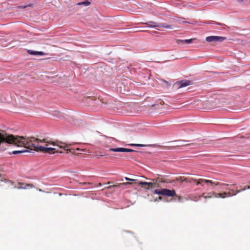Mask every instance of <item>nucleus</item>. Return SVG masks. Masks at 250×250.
Wrapping results in <instances>:
<instances>
[{"label": "nucleus", "instance_id": "38", "mask_svg": "<svg viewBox=\"0 0 250 250\" xmlns=\"http://www.w3.org/2000/svg\"><path fill=\"white\" fill-rule=\"evenodd\" d=\"M159 199H160V200H161V199H162V197H159Z\"/></svg>", "mask_w": 250, "mask_h": 250}, {"label": "nucleus", "instance_id": "37", "mask_svg": "<svg viewBox=\"0 0 250 250\" xmlns=\"http://www.w3.org/2000/svg\"><path fill=\"white\" fill-rule=\"evenodd\" d=\"M39 190L40 191H42V189H39Z\"/></svg>", "mask_w": 250, "mask_h": 250}, {"label": "nucleus", "instance_id": "17", "mask_svg": "<svg viewBox=\"0 0 250 250\" xmlns=\"http://www.w3.org/2000/svg\"><path fill=\"white\" fill-rule=\"evenodd\" d=\"M163 188L161 189H155L153 191V193L156 194L158 195H163Z\"/></svg>", "mask_w": 250, "mask_h": 250}, {"label": "nucleus", "instance_id": "2", "mask_svg": "<svg viewBox=\"0 0 250 250\" xmlns=\"http://www.w3.org/2000/svg\"><path fill=\"white\" fill-rule=\"evenodd\" d=\"M14 139V135H8L5 131L0 130V145L3 143L11 144Z\"/></svg>", "mask_w": 250, "mask_h": 250}, {"label": "nucleus", "instance_id": "27", "mask_svg": "<svg viewBox=\"0 0 250 250\" xmlns=\"http://www.w3.org/2000/svg\"><path fill=\"white\" fill-rule=\"evenodd\" d=\"M125 179L126 181H135V180H135V179H130V178H127V177H125Z\"/></svg>", "mask_w": 250, "mask_h": 250}, {"label": "nucleus", "instance_id": "23", "mask_svg": "<svg viewBox=\"0 0 250 250\" xmlns=\"http://www.w3.org/2000/svg\"><path fill=\"white\" fill-rule=\"evenodd\" d=\"M235 196V194L233 193H231L230 191L226 192V196L227 197H230V196Z\"/></svg>", "mask_w": 250, "mask_h": 250}, {"label": "nucleus", "instance_id": "1", "mask_svg": "<svg viewBox=\"0 0 250 250\" xmlns=\"http://www.w3.org/2000/svg\"><path fill=\"white\" fill-rule=\"evenodd\" d=\"M41 143H45L46 144V146H48V144L52 145L53 146H58L60 148L64 149H65L66 147H67L66 144L62 142H52L48 141L47 139L41 140L34 137H24L19 136H14V139L11 144H14L17 146H23L25 148L35 150L37 152L49 154L54 153V151L56 150V148L42 146L40 145Z\"/></svg>", "mask_w": 250, "mask_h": 250}, {"label": "nucleus", "instance_id": "6", "mask_svg": "<svg viewBox=\"0 0 250 250\" xmlns=\"http://www.w3.org/2000/svg\"><path fill=\"white\" fill-rule=\"evenodd\" d=\"M109 151H113V152H134L135 150L129 149V148H123V147H119V148H110L109 149Z\"/></svg>", "mask_w": 250, "mask_h": 250}, {"label": "nucleus", "instance_id": "24", "mask_svg": "<svg viewBox=\"0 0 250 250\" xmlns=\"http://www.w3.org/2000/svg\"><path fill=\"white\" fill-rule=\"evenodd\" d=\"M151 183H154V184L153 185V188L159 187V186H160L159 183L158 182H156V181H153V182H151Z\"/></svg>", "mask_w": 250, "mask_h": 250}, {"label": "nucleus", "instance_id": "39", "mask_svg": "<svg viewBox=\"0 0 250 250\" xmlns=\"http://www.w3.org/2000/svg\"><path fill=\"white\" fill-rule=\"evenodd\" d=\"M76 150H80V148H77V149H76Z\"/></svg>", "mask_w": 250, "mask_h": 250}, {"label": "nucleus", "instance_id": "36", "mask_svg": "<svg viewBox=\"0 0 250 250\" xmlns=\"http://www.w3.org/2000/svg\"><path fill=\"white\" fill-rule=\"evenodd\" d=\"M98 186H102V184L101 183H99L98 185Z\"/></svg>", "mask_w": 250, "mask_h": 250}, {"label": "nucleus", "instance_id": "33", "mask_svg": "<svg viewBox=\"0 0 250 250\" xmlns=\"http://www.w3.org/2000/svg\"><path fill=\"white\" fill-rule=\"evenodd\" d=\"M179 22H180V23H185V22H187L186 21H179Z\"/></svg>", "mask_w": 250, "mask_h": 250}, {"label": "nucleus", "instance_id": "11", "mask_svg": "<svg viewBox=\"0 0 250 250\" xmlns=\"http://www.w3.org/2000/svg\"><path fill=\"white\" fill-rule=\"evenodd\" d=\"M153 181H156V182H158L159 183H172L171 182H170L168 180L164 178H163V177H158L157 178H155V179H153L152 180Z\"/></svg>", "mask_w": 250, "mask_h": 250}, {"label": "nucleus", "instance_id": "14", "mask_svg": "<svg viewBox=\"0 0 250 250\" xmlns=\"http://www.w3.org/2000/svg\"><path fill=\"white\" fill-rule=\"evenodd\" d=\"M19 185L20 186V187H18V189L21 188H26L27 187H30V188H33V186L32 184H25L24 183H19Z\"/></svg>", "mask_w": 250, "mask_h": 250}, {"label": "nucleus", "instance_id": "9", "mask_svg": "<svg viewBox=\"0 0 250 250\" xmlns=\"http://www.w3.org/2000/svg\"><path fill=\"white\" fill-rule=\"evenodd\" d=\"M177 181H180L181 182H185L186 183H191L192 181L195 182L196 181L195 179H194L191 177H185L184 176H180L178 178H176Z\"/></svg>", "mask_w": 250, "mask_h": 250}, {"label": "nucleus", "instance_id": "26", "mask_svg": "<svg viewBox=\"0 0 250 250\" xmlns=\"http://www.w3.org/2000/svg\"><path fill=\"white\" fill-rule=\"evenodd\" d=\"M175 197H176V198L177 199V200L179 201H181L182 200V197H181L180 196H179V195H177L176 194V196H174Z\"/></svg>", "mask_w": 250, "mask_h": 250}, {"label": "nucleus", "instance_id": "20", "mask_svg": "<svg viewBox=\"0 0 250 250\" xmlns=\"http://www.w3.org/2000/svg\"><path fill=\"white\" fill-rule=\"evenodd\" d=\"M67 145V147H66V149H64L66 151V153H72L73 154H74L75 153V151H74V149H68V145Z\"/></svg>", "mask_w": 250, "mask_h": 250}, {"label": "nucleus", "instance_id": "10", "mask_svg": "<svg viewBox=\"0 0 250 250\" xmlns=\"http://www.w3.org/2000/svg\"><path fill=\"white\" fill-rule=\"evenodd\" d=\"M191 82L189 81H181L176 83V84L178 86V88H182L187 86L190 84Z\"/></svg>", "mask_w": 250, "mask_h": 250}, {"label": "nucleus", "instance_id": "13", "mask_svg": "<svg viewBox=\"0 0 250 250\" xmlns=\"http://www.w3.org/2000/svg\"><path fill=\"white\" fill-rule=\"evenodd\" d=\"M195 40V39H190L187 40H177L176 41V42L178 44L180 43H190L192 42L193 40Z\"/></svg>", "mask_w": 250, "mask_h": 250}, {"label": "nucleus", "instance_id": "32", "mask_svg": "<svg viewBox=\"0 0 250 250\" xmlns=\"http://www.w3.org/2000/svg\"><path fill=\"white\" fill-rule=\"evenodd\" d=\"M229 191L231 193H235V191L233 189H230V188L229 189Z\"/></svg>", "mask_w": 250, "mask_h": 250}, {"label": "nucleus", "instance_id": "22", "mask_svg": "<svg viewBox=\"0 0 250 250\" xmlns=\"http://www.w3.org/2000/svg\"><path fill=\"white\" fill-rule=\"evenodd\" d=\"M90 2L88 0H85L83 2L79 3L78 4H79V5L84 4L85 5H90Z\"/></svg>", "mask_w": 250, "mask_h": 250}, {"label": "nucleus", "instance_id": "19", "mask_svg": "<svg viewBox=\"0 0 250 250\" xmlns=\"http://www.w3.org/2000/svg\"><path fill=\"white\" fill-rule=\"evenodd\" d=\"M213 192L208 193V196H205V193H203L202 196L204 197L205 199L211 198L212 197H214V195L212 194Z\"/></svg>", "mask_w": 250, "mask_h": 250}, {"label": "nucleus", "instance_id": "8", "mask_svg": "<svg viewBox=\"0 0 250 250\" xmlns=\"http://www.w3.org/2000/svg\"><path fill=\"white\" fill-rule=\"evenodd\" d=\"M163 196L168 197H174L176 196V192L174 190H170L167 188H163Z\"/></svg>", "mask_w": 250, "mask_h": 250}, {"label": "nucleus", "instance_id": "21", "mask_svg": "<svg viewBox=\"0 0 250 250\" xmlns=\"http://www.w3.org/2000/svg\"><path fill=\"white\" fill-rule=\"evenodd\" d=\"M129 146H140V147H143V146H146V145H142V144H129L128 145Z\"/></svg>", "mask_w": 250, "mask_h": 250}, {"label": "nucleus", "instance_id": "28", "mask_svg": "<svg viewBox=\"0 0 250 250\" xmlns=\"http://www.w3.org/2000/svg\"><path fill=\"white\" fill-rule=\"evenodd\" d=\"M161 81H162L163 82H164V83H166L167 86H169V85H170V84H169V83H168L167 81H166V80H161Z\"/></svg>", "mask_w": 250, "mask_h": 250}, {"label": "nucleus", "instance_id": "18", "mask_svg": "<svg viewBox=\"0 0 250 250\" xmlns=\"http://www.w3.org/2000/svg\"><path fill=\"white\" fill-rule=\"evenodd\" d=\"M27 151H28L27 150L23 149V150H21L13 151H12V153L13 154L16 155V154H20V153H24V152H27Z\"/></svg>", "mask_w": 250, "mask_h": 250}, {"label": "nucleus", "instance_id": "30", "mask_svg": "<svg viewBox=\"0 0 250 250\" xmlns=\"http://www.w3.org/2000/svg\"><path fill=\"white\" fill-rule=\"evenodd\" d=\"M244 188H246V189H250V186H245L244 187Z\"/></svg>", "mask_w": 250, "mask_h": 250}, {"label": "nucleus", "instance_id": "12", "mask_svg": "<svg viewBox=\"0 0 250 250\" xmlns=\"http://www.w3.org/2000/svg\"><path fill=\"white\" fill-rule=\"evenodd\" d=\"M27 52L28 54L32 55H40V56H43L45 55V54L42 51H33L32 50H28Z\"/></svg>", "mask_w": 250, "mask_h": 250}, {"label": "nucleus", "instance_id": "34", "mask_svg": "<svg viewBox=\"0 0 250 250\" xmlns=\"http://www.w3.org/2000/svg\"><path fill=\"white\" fill-rule=\"evenodd\" d=\"M240 190H241V191L245 190H246V188H242V189H241Z\"/></svg>", "mask_w": 250, "mask_h": 250}, {"label": "nucleus", "instance_id": "31", "mask_svg": "<svg viewBox=\"0 0 250 250\" xmlns=\"http://www.w3.org/2000/svg\"><path fill=\"white\" fill-rule=\"evenodd\" d=\"M90 184H91V183H90L84 182V183H83V185H90Z\"/></svg>", "mask_w": 250, "mask_h": 250}, {"label": "nucleus", "instance_id": "35", "mask_svg": "<svg viewBox=\"0 0 250 250\" xmlns=\"http://www.w3.org/2000/svg\"><path fill=\"white\" fill-rule=\"evenodd\" d=\"M189 145L188 144H186V145H182L181 146H188Z\"/></svg>", "mask_w": 250, "mask_h": 250}, {"label": "nucleus", "instance_id": "29", "mask_svg": "<svg viewBox=\"0 0 250 250\" xmlns=\"http://www.w3.org/2000/svg\"><path fill=\"white\" fill-rule=\"evenodd\" d=\"M241 192V190H236V191H235V193H234V194H235V195L238 193H240Z\"/></svg>", "mask_w": 250, "mask_h": 250}, {"label": "nucleus", "instance_id": "7", "mask_svg": "<svg viewBox=\"0 0 250 250\" xmlns=\"http://www.w3.org/2000/svg\"><path fill=\"white\" fill-rule=\"evenodd\" d=\"M140 186L142 187V188H144L146 189L149 190L152 188H153L154 183H151V182H139L138 184Z\"/></svg>", "mask_w": 250, "mask_h": 250}, {"label": "nucleus", "instance_id": "15", "mask_svg": "<svg viewBox=\"0 0 250 250\" xmlns=\"http://www.w3.org/2000/svg\"><path fill=\"white\" fill-rule=\"evenodd\" d=\"M212 194L214 195V197L215 198H225L227 197L226 192H224L223 193H217L215 192H213Z\"/></svg>", "mask_w": 250, "mask_h": 250}, {"label": "nucleus", "instance_id": "3", "mask_svg": "<svg viewBox=\"0 0 250 250\" xmlns=\"http://www.w3.org/2000/svg\"><path fill=\"white\" fill-rule=\"evenodd\" d=\"M196 182V185H201L203 183L206 184H210L211 186H228L229 184L222 183L219 182H213L211 180H206L204 179H200L198 180L195 181Z\"/></svg>", "mask_w": 250, "mask_h": 250}, {"label": "nucleus", "instance_id": "5", "mask_svg": "<svg viewBox=\"0 0 250 250\" xmlns=\"http://www.w3.org/2000/svg\"><path fill=\"white\" fill-rule=\"evenodd\" d=\"M226 39L225 37H220V36H208L206 38V40L208 42H222Z\"/></svg>", "mask_w": 250, "mask_h": 250}, {"label": "nucleus", "instance_id": "25", "mask_svg": "<svg viewBox=\"0 0 250 250\" xmlns=\"http://www.w3.org/2000/svg\"><path fill=\"white\" fill-rule=\"evenodd\" d=\"M33 6V4H29L27 5H24V6H19L18 7V8H25L27 7H31Z\"/></svg>", "mask_w": 250, "mask_h": 250}, {"label": "nucleus", "instance_id": "4", "mask_svg": "<svg viewBox=\"0 0 250 250\" xmlns=\"http://www.w3.org/2000/svg\"><path fill=\"white\" fill-rule=\"evenodd\" d=\"M148 27H163L167 29H173V27L170 25H167L165 23H159L157 22H154L153 21H149L146 23Z\"/></svg>", "mask_w": 250, "mask_h": 250}, {"label": "nucleus", "instance_id": "16", "mask_svg": "<svg viewBox=\"0 0 250 250\" xmlns=\"http://www.w3.org/2000/svg\"><path fill=\"white\" fill-rule=\"evenodd\" d=\"M130 184H131V183H129V182L119 183V184H118L117 185L109 186L107 187V189H111L113 187H120L121 186H122V185H130Z\"/></svg>", "mask_w": 250, "mask_h": 250}]
</instances>
